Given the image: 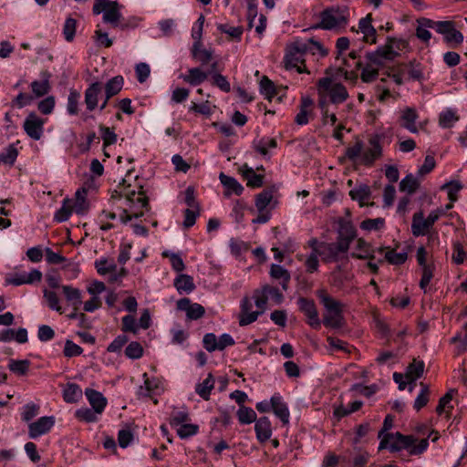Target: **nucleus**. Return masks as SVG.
<instances>
[{"label": "nucleus", "instance_id": "1", "mask_svg": "<svg viewBox=\"0 0 467 467\" xmlns=\"http://www.w3.org/2000/svg\"><path fill=\"white\" fill-rule=\"evenodd\" d=\"M393 419L390 415H387L384 422L383 429L379 431V437L381 438L379 450L389 448L391 451H400L407 450L410 455H420L423 453L428 446V438L421 439L416 444L418 440L412 435H403L400 432L386 433L382 436L384 431L392 428Z\"/></svg>", "mask_w": 467, "mask_h": 467}, {"label": "nucleus", "instance_id": "2", "mask_svg": "<svg viewBox=\"0 0 467 467\" xmlns=\"http://www.w3.org/2000/svg\"><path fill=\"white\" fill-rule=\"evenodd\" d=\"M356 237V230L350 223H340L337 242L321 243L320 256L324 262L338 261L342 254H345Z\"/></svg>", "mask_w": 467, "mask_h": 467}, {"label": "nucleus", "instance_id": "3", "mask_svg": "<svg viewBox=\"0 0 467 467\" xmlns=\"http://www.w3.org/2000/svg\"><path fill=\"white\" fill-rule=\"evenodd\" d=\"M121 197L125 207L119 214V220L123 223H127L132 218L141 217L143 215L142 209L149 206L148 197L142 191H125Z\"/></svg>", "mask_w": 467, "mask_h": 467}, {"label": "nucleus", "instance_id": "4", "mask_svg": "<svg viewBox=\"0 0 467 467\" xmlns=\"http://www.w3.org/2000/svg\"><path fill=\"white\" fill-rule=\"evenodd\" d=\"M317 295L326 309L323 317L324 325L334 329L343 327L345 319L342 314L343 305L341 302L330 296L325 289L317 290Z\"/></svg>", "mask_w": 467, "mask_h": 467}, {"label": "nucleus", "instance_id": "5", "mask_svg": "<svg viewBox=\"0 0 467 467\" xmlns=\"http://www.w3.org/2000/svg\"><path fill=\"white\" fill-rule=\"evenodd\" d=\"M325 73L327 77L321 78L317 83V94H327L332 104L345 102L349 98L346 87L330 77L332 68H327Z\"/></svg>", "mask_w": 467, "mask_h": 467}, {"label": "nucleus", "instance_id": "6", "mask_svg": "<svg viewBox=\"0 0 467 467\" xmlns=\"http://www.w3.org/2000/svg\"><path fill=\"white\" fill-rule=\"evenodd\" d=\"M302 40L295 41L287 47L284 63L286 69L296 68L298 73H309L305 65V56Z\"/></svg>", "mask_w": 467, "mask_h": 467}, {"label": "nucleus", "instance_id": "7", "mask_svg": "<svg viewBox=\"0 0 467 467\" xmlns=\"http://www.w3.org/2000/svg\"><path fill=\"white\" fill-rule=\"evenodd\" d=\"M347 23L348 10L346 7L328 8L320 14V22L315 26V28L331 30L339 26H344Z\"/></svg>", "mask_w": 467, "mask_h": 467}, {"label": "nucleus", "instance_id": "8", "mask_svg": "<svg viewBox=\"0 0 467 467\" xmlns=\"http://www.w3.org/2000/svg\"><path fill=\"white\" fill-rule=\"evenodd\" d=\"M120 5L116 1L95 0L92 12L94 15L103 13V21L118 26L121 19Z\"/></svg>", "mask_w": 467, "mask_h": 467}, {"label": "nucleus", "instance_id": "9", "mask_svg": "<svg viewBox=\"0 0 467 467\" xmlns=\"http://www.w3.org/2000/svg\"><path fill=\"white\" fill-rule=\"evenodd\" d=\"M444 215V211L436 209L430 213L427 218H424L422 212L413 214L411 232L414 236H423L427 234L430 228L439 220L441 216Z\"/></svg>", "mask_w": 467, "mask_h": 467}, {"label": "nucleus", "instance_id": "10", "mask_svg": "<svg viewBox=\"0 0 467 467\" xmlns=\"http://www.w3.org/2000/svg\"><path fill=\"white\" fill-rule=\"evenodd\" d=\"M425 25L443 35L445 41L448 43L461 44L463 41L462 34L454 27L451 21L427 20Z\"/></svg>", "mask_w": 467, "mask_h": 467}, {"label": "nucleus", "instance_id": "11", "mask_svg": "<svg viewBox=\"0 0 467 467\" xmlns=\"http://www.w3.org/2000/svg\"><path fill=\"white\" fill-rule=\"evenodd\" d=\"M55 424L54 416H44L37 420L29 423L28 436L30 439H36L47 433Z\"/></svg>", "mask_w": 467, "mask_h": 467}, {"label": "nucleus", "instance_id": "12", "mask_svg": "<svg viewBox=\"0 0 467 467\" xmlns=\"http://www.w3.org/2000/svg\"><path fill=\"white\" fill-rule=\"evenodd\" d=\"M43 126V119L34 112L29 113L24 122L26 133L35 140H38L42 137Z\"/></svg>", "mask_w": 467, "mask_h": 467}, {"label": "nucleus", "instance_id": "13", "mask_svg": "<svg viewBox=\"0 0 467 467\" xmlns=\"http://www.w3.org/2000/svg\"><path fill=\"white\" fill-rule=\"evenodd\" d=\"M298 305L300 310L307 317L308 325L315 329L319 328L321 322L314 301L306 298H299Z\"/></svg>", "mask_w": 467, "mask_h": 467}, {"label": "nucleus", "instance_id": "14", "mask_svg": "<svg viewBox=\"0 0 467 467\" xmlns=\"http://www.w3.org/2000/svg\"><path fill=\"white\" fill-rule=\"evenodd\" d=\"M177 308L186 312V316L191 320H196L203 317L204 307L198 303H192L187 297L177 301Z\"/></svg>", "mask_w": 467, "mask_h": 467}, {"label": "nucleus", "instance_id": "15", "mask_svg": "<svg viewBox=\"0 0 467 467\" xmlns=\"http://www.w3.org/2000/svg\"><path fill=\"white\" fill-rule=\"evenodd\" d=\"M253 302L249 297H244L241 302V311L239 315V325L241 327L247 326L254 322L261 311H252Z\"/></svg>", "mask_w": 467, "mask_h": 467}, {"label": "nucleus", "instance_id": "16", "mask_svg": "<svg viewBox=\"0 0 467 467\" xmlns=\"http://www.w3.org/2000/svg\"><path fill=\"white\" fill-rule=\"evenodd\" d=\"M398 56V52L393 49L392 44L389 39L388 43L379 47L376 52L368 54V58L375 65H381L382 59L392 60Z\"/></svg>", "mask_w": 467, "mask_h": 467}, {"label": "nucleus", "instance_id": "17", "mask_svg": "<svg viewBox=\"0 0 467 467\" xmlns=\"http://www.w3.org/2000/svg\"><path fill=\"white\" fill-rule=\"evenodd\" d=\"M40 78L41 79L34 80L30 84L32 92L36 98H40L48 94L51 89V73L48 70H43L40 72Z\"/></svg>", "mask_w": 467, "mask_h": 467}, {"label": "nucleus", "instance_id": "18", "mask_svg": "<svg viewBox=\"0 0 467 467\" xmlns=\"http://www.w3.org/2000/svg\"><path fill=\"white\" fill-rule=\"evenodd\" d=\"M103 89L101 82L91 83L85 90V104L88 111H93L99 106V97Z\"/></svg>", "mask_w": 467, "mask_h": 467}, {"label": "nucleus", "instance_id": "19", "mask_svg": "<svg viewBox=\"0 0 467 467\" xmlns=\"http://www.w3.org/2000/svg\"><path fill=\"white\" fill-rule=\"evenodd\" d=\"M381 146L376 138L369 140L368 148L362 150L361 161L363 164L370 166L373 162L381 156Z\"/></svg>", "mask_w": 467, "mask_h": 467}, {"label": "nucleus", "instance_id": "20", "mask_svg": "<svg viewBox=\"0 0 467 467\" xmlns=\"http://www.w3.org/2000/svg\"><path fill=\"white\" fill-rule=\"evenodd\" d=\"M358 30L363 34V40L367 43L377 42V30L372 26V15L368 14L358 22Z\"/></svg>", "mask_w": 467, "mask_h": 467}, {"label": "nucleus", "instance_id": "21", "mask_svg": "<svg viewBox=\"0 0 467 467\" xmlns=\"http://www.w3.org/2000/svg\"><path fill=\"white\" fill-rule=\"evenodd\" d=\"M419 119V115L415 109L413 108H406L401 110L400 121V126L406 130H408L411 133H417V120Z\"/></svg>", "mask_w": 467, "mask_h": 467}, {"label": "nucleus", "instance_id": "22", "mask_svg": "<svg viewBox=\"0 0 467 467\" xmlns=\"http://www.w3.org/2000/svg\"><path fill=\"white\" fill-rule=\"evenodd\" d=\"M271 408L275 415L281 420L284 424L289 422V410L283 401V398L279 394H274L270 399Z\"/></svg>", "mask_w": 467, "mask_h": 467}, {"label": "nucleus", "instance_id": "23", "mask_svg": "<svg viewBox=\"0 0 467 467\" xmlns=\"http://www.w3.org/2000/svg\"><path fill=\"white\" fill-rule=\"evenodd\" d=\"M313 100L308 97H303L300 100L299 112L296 115L295 122L297 125H306L309 122V117L313 115L311 107Z\"/></svg>", "mask_w": 467, "mask_h": 467}, {"label": "nucleus", "instance_id": "24", "mask_svg": "<svg viewBox=\"0 0 467 467\" xmlns=\"http://www.w3.org/2000/svg\"><path fill=\"white\" fill-rule=\"evenodd\" d=\"M375 252L376 249L372 248L365 240L359 238L357 241L354 251L351 253V256L358 259L372 260L375 258Z\"/></svg>", "mask_w": 467, "mask_h": 467}, {"label": "nucleus", "instance_id": "25", "mask_svg": "<svg viewBox=\"0 0 467 467\" xmlns=\"http://www.w3.org/2000/svg\"><path fill=\"white\" fill-rule=\"evenodd\" d=\"M254 431L256 433V438L259 441L265 442L268 441L272 436L270 420L265 416L259 418L255 421Z\"/></svg>", "mask_w": 467, "mask_h": 467}, {"label": "nucleus", "instance_id": "26", "mask_svg": "<svg viewBox=\"0 0 467 467\" xmlns=\"http://www.w3.org/2000/svg\"><path fill=\"white\" fill-rule=\"evenodd\" d=\"M219 179L223 186L225 188V196H229L232 193L236 195H241L244 192V187L238 181L231 176L225 175L223 172H221L219 175Z\"/></svg>", "mask_w": 467, "mask_h": 467}, {"label": "nucleus", "instance_id": "27", "mask_svg": "<svg viewBox=\"0 0 467 467\" xmlns=\"http://www.w3.org/2000/svg\"><path fill=\"white\" fill-rule=\"evenodd\" d=\"M209 73L200 67H192L187 74L181 75V78L191 86H198L208 78Z\"/></svg>", "mask_w": 467, "mask_h": 467}, {"label": "nucleus", "instance_id": "28", "mask_svg": "<svg viewBox=\"0 0 467 467\" xmlns=\"http://www.w3.org/2000/svg\"><path fill=\"white\" fill-rule=\"evenodd\" d=\"M85 394L91 407L99 414H101L107 405L106 398L100 392L92 389H87Z\"/></svg>", "mask_w": 467, "mask_h": 467}, {"label": "nucleus", "instance_id": "29", "mask_svg": "<svg viewBox=\"0 0 467 467\" xmlns=\"http://www.w3.org/2000/svg\"><path fill=\"white\" fill-rule=\"evenodd\" d=\"M269 274L272 278L280 281L283 290L286 291L288 289V285L291 279L288 270L280 265L273 264L271 265Z\"/></svg>", "mask_w": 467, "mask_h": 467}, {"label": "nucleus", "instance_id": "30", "mask_svg": "<svg viewBox=\"0 0 467 467\" xmlns=\"http://www.w3.org/2000/svg\"><path fill=\"white\" fill-rule=\"evenodd\" d=\"M87 194L88 191L85 188H80L76 192L75 198L71 199V206L74 209V213L83 214L88 211Z\"/></svg>", "mask_w": 467, "mask_h": 467}, {"label": "nucleus", "instance_id": "31", "mask_svg": "<svg viewBox=\"0 0 467 467\" xmlns=\"http://www.w3.org/2000/svg\"><path fill=\"white\" fill-rule=\"evenodd\" d=\"M192 56L202 65H207L213 59V51L212 49L204 48L202 44L193 43L192 47Z\"/></svg>", "mask_w": 467, "mask_h": 467}, {"label": "nucleus", "instance_id": "32", "mask_svg": "<svg viewBox=\"0 0 467 467\" xmlns=\"http://www.w3.org/2000/svg\"><path fill=\"white\" fill-rule=\"evenodd\" d=\"M349 195L352 200L358 201L359 205H368V201L371 197L370 188L366 184L358 185L349 192Z\"/></svg>", "mask_w": 467, "mask_h": 467}, {"label": "nucleus", "instance_id": "33", "mask_svg": "<svg viewBox=\"0 0 467 467\" xmlns=\"http://www.w3.org/2000/svg\"><path fill=\"white\" fill-rule=\"evenodd\" d=\"M243 177L247 181V186L251 188H259L264 183V176L256 174L253 168L248 167L244 164L241 168Z\"/></svg>", "mask_w": 467, "mask_h": 467}, {"label": "nucleus", "instance_id": "34", "mask_svg": "<svg viewBox=\"0 0 467 467\" xmlns=\"http://www.w3.org/2000/svg\"><path fill=\"white\" fill-rule=\"evenodd\" d=\"M177 291L180 294L191 293L195 289L193 279L191 275L181 274L175 279L173 283Z\"/></svg>", "mask_w": 467, "mask_h": 467}, {"label": "nucleus", "instance_id": "35", "mask_svg": "<svg viewBox=\"0 0 467 467\" xmlns=\"http://www.w3.org/2000/svg\"><path fill=\"white\" fill-rule=\"evenodd\" d=\"M61 288L67 303L71 305L74 309H78L82 303L80 290L71 285H62Z\"/></svg>", "mask_w": 467, "mask_h": 467}, {"label": "nucleus", "instance_id": "36", "mask_svg": "<svg viewBox=\"0 0 467 467\" xmlns=\"http://www.w3.org/2000/svg\"><path fill=\"white\" fill-rule=\"evenodd\" d=\"M425 364L422 360L413 359L406 369L405 377L409 382H414L420 379L424 371Z\"/></svg>", "mask_w": 467, "mask_h": 467}, {"label": "nucleus", "instance_id": "37", "mask_svg": "<svg viewBox=\"0 0 467 467\" xmlns=\"http://www.w3.org/2000/svg\"><path fill=\"white\" fill-rule=\"evenodd\" d=\"M303 46L306 47L304 48V52H306V54L309 53L314 56L318 55L320 57H324L328 54L327 49L314 38H308L306 41H303Z\"/></svg>", "mask_w": 467, "mask_h": 467}, {"label": "nucleus", "instance_id": "38", "mask_svg": "<svg viewBox=\"0 0 467 467\" xmlns=\"http://www.w3.org/2000/svg\"><path fill=\"white\" fill-rule=\"evenodd\" d=\"M214 388V379L213 375L208 374L207 378L201 383H198L195 387L196 393L202 397L204 400H210V394L212 389Z\"/></svg>", "mask_w": 467, "mask_h": 467}, {"label": "nucleus", "instance_id": "39", "mask_svg": "<svg viewBox=\"0 0 467 467\" xmlns=\"http://www.w3.org/2000/svg\"><path fill=\"white\" fill-rule=\"evenodd\" d=\"M82 397V390L76 383H67L63 390V398L67 403L77 402Z\"/></svg>", "mask_w": 467, "mask_h": 467}, {"label": "nucleus", "instance_id": "40", "mask_svg": "<svg viewBox=\"0 0 467 467\" xmlns=\"http://www.w3.org/2000/svg\"><path fill=\"white\" fill-rule=\"evenodd\" d=\"M123 78L121 76H116L110 78L105 85V95L107 99H111L113 96L119 94L123 87Z\"/></svg>", "mask_w": 467, "mask_h": 467}, {"label": "nucleus", "instance_id": "41", "mask_svg": "<svg viewBox=\"0 0 467 467\" xmlns=\"http://www.w3.org/2000/svg\"><path fill=\"white\" fill-rule=\"evenodd\" d=\"M30 368V361L28 359H10L8 368L17 376H24L27 374Z\"/></svg>", "mask_w": 467, "mask_h": 467}, {"label": "nucleus", "instance_id": "42", "mask_svg": "<svg viewBox=\"0 0 467 467\" xmlns=\"http://www.w3.org/2000/svg\"><path fill=\"white\" fill-rule=\"evenodd\" d=\"M454 390L450 389L444 396H442L440 400L439 404L436 407V412L439 415H441L442 413H446L447 416H450L451 410L452 409L451 400L453 397Z\"/></svg>", "mask_w": 467, "mask_h": 467}, {"label": "nucleus", "instance_id": "43", "mask_svg": "<svg viewBox=\"0 0 467 467\" xmlns=\"http://www.w3.org/2000/svg\"><path fill=\"white\" fill-rule=\"evenodd\" d=\"M420 186V182L413 174H408L400 182V190L408 194L414 193Z\"/></svg>", "mask_w": 467, "mask_h": 467}, {"label": "nucleus", "instance_id": "44", "mask_svg": "<svg viewBox=\"0 0 467 467\" xmlns=\"http://www.w3.org/2000/svg\"><path fill=\"white\" fill-rule=\"evenodd\" d=\"M236 415L241 424H250L257 420L255 411L250 407L240 406Z\"/></svg>", "mask_w": 467, "mask_h": 467}, {"label": "nucleus", "instance_id": "45", "mask_svg": "<svg viewBox=\"0 0 467 467\" xmlns=\"http://www.w3.org/2000/svg\"><path fill=\"white\" fill-rule=\"evenodd\" d=\"M72 200L65 199L63 201L62 206L56 212L55 220L57 222L62 223L68 220L71 213L74 212V209L71 206Z\"/></svg>", "mask_w": 467, "mask_h": 467}, {"label": "nucleus", "instance_id": "46", "mask_svg": "<svg viewBox=\"0 0 467 467\" xmlns=\"http://www.w3.org/2000/svg\"><path fill=\"white\" fill-rule=\"evenodd\" d=\"M273 199V192L271 190H264L256 195L255 207L259 213L264 212L270 204Z\"/></svg>", "mask_w": 467, "mask_h": 467}, {"label": "nucleus", "instance_id": "47", "mask_svg": "<svg viewBox=\"0 0 467 467\" xmlns=\"http://www.w3.org/2000/svg\"><path fill=\"white\" fill-rule=\"evenodd\" d=\"M260 91L265 95V99L271 100L275 95L276 90L275 84L266 76H264L260 80Z\"/></svg>", "mask_w": 467, "mask_h": 467}, {"label": "nucleus", "instance_id": "48", "mask_svg": "<svg viewBox=\"0 0 467 467\" xmlns=\"http://www.w3.org/2000/svg\"><path fill=\"white\" fill-rule=\"evenodd\" d=\"M420 387L421 389L418 396L416 397L413 404V408L418 411L427 405V403L429 402L430 396L429 386L420 382Z\"/></svg>", "mask_w": 467, "mask_h": 467}, {"label": "nucleus", "instance_id": "49", "mask_svg": "<svg viewBox=\"0 0 467 467\" xmlns=\"http://www.w3.org/2000/svg\"><path fill=\"white\" fill-rule=\"evenodd\" d=\"M217 29L237 41L241 40L242 35L244 33L243 26H231L228 24H218Z\"/></svg>", "mask_w": 467, "mask_h": 467}, {"label": "nucleus", "instance_id": "50", "mask_svg": "<svg viewBox=\"0 0 467 467\" xmlns=\"http://www.w3.org/2000/svg\"><path fill=\"white\" fill-rule=\"evenodd\" d=\"M458 119L459 118L453 110L447 109L440 114L439 123L443 129H448L452 127Z\"/></svg>", "mask_w": 467, "mask_h": 467}, {"label": "nucleus", "instance_id": "51", "mask_svg": "<svg viewBox=\"0 0 467 467\" xmlns=\"http://www.w3.org/2000/svg\"><path fill=\"white\" fill-rule=\"evenodd\" d=\"M95 267L98 273L101 275H105L109 273H114L117 270V265L113 261H109L106 258H102L95 262Z\"/></svg>", "mask_w": 467, "mask_h": 467}, {"label": "nucleus", "instance_id": "52", "mask_svg": "<svg viewBox=\"0 0 467 467\" xmlns=\"http://www.w3.org/2000/svg\"><path fill=\"white\" fill-rule=\"evenodd\" d=\"M75 415L81 421L95 422L99 414L93 408H81L76 410Z\"/></svg>", "mask_w": 467, "mask_h": 467}, {"label": "nucleus", "instance_id": "53", "mask_svg": "<svg viewBox=\"0 0 467 467\" xmlns=\"http://www.w3.org/2000/svg\"><path fill=\"white\" fill-rule=\"evenodd\" d=\"M44 297L47 302L48 307L52 310H55L60 314L63 313L62 306L59 304V298L56 292L45 289L43 291Z\"/></svg>", "mask_w": 467, "mask_h": 467}, {"label": "nucleus", "instance_id": "54", "mask_svg": "<svg viewBox=\"0 0 467 467\" xmlns=\"http://www.w3.org/2000/svg\"><path fill=\"white\" fill-rule=\"evenodd\" d=\"M80 93L76 89H71L67 98V110L69 115H77L78 113V102Z\"/></svg>", "mask_w": 467, "mask_h": 467}, {"label": "nucleus", "instance_id": "55", "mask_svg": "<svg viewBox=\"0 0 467 467\" xmlns=\"http://www.w3.org/2000/svg\"><path fill=\"white\" fill-rule=\"evenodd\" d=\"M441 189H446L448 198L451 202H454L458 199V193L462 189V184L459 181H451L441 186Z\"/></svg>", "mask_w": 467, "mask_h": 467}, {"label": "nucleus", "instance_id": "56", "mask_svg": "<svg viewBox=\"0 0 467 467\" xmlns=\"http://www.w3.org/2000/svg\"><path fill=\"white\" fill-rule=\"evenodd\" d=\"M189 420V413L186 410H175L171 414L170 424L172 427H178Z\"/></svg>", "mask_w": 467, "mask_h": 467}, {"label": "nucleus", "instance_id": "57", "mask_svg": "<svg viewBox=\"0 0 467 467\" xmlns=\"http://www.w3.org/2000/svg\"><path fill=\"white\" fill-rule=\"evenodd\" d=\"M408 254L406 252L397 253L389 250L385 254V259L391 265H400L406 262Z\"/></svg>", "mask_w": 467, "mask_h": 467}, {"label": "nucleus", "instance_id": "58", "mask_svg": "<svg viewBox=\"0 0 467 467\" xmlns=\"http://www.w3.org/2000/svg\"><path fill=\"white\" fill-rule=\"evenodd\" d=\"M212 81L213 85L219 88L222 91L226 93L231 91L230 82L227 80L226 77L221 73L214 72L212 74Z\"/></svg>", "mask_w": 467, "mask_h": 467}, {"label": "nucleus", "instance_id": "59", "mask_svg": "<svg viewBox=\"0 0 467 467\" xmlns=\"http://www.w3.org/2000/svg\"><path fill=\"white\" fill-rule=\"evenodd\" d=\"M18 152L16 148L14 145H9L6 147L4 151L0 154V161L5 164H14L17 158Z\"/></svg>", "mask_w": 467, "mask_h": 467}, {"label": "nucleus", "instance_id": "60", "mask_svg": "<svg viewBox=\"0 0 467 467\" xmlns=\"http://www.w3.org/2000/svg\"><path fill=\"white\" fill-rule=\"evenodd\" d=\"M39 409H40L39 406L33 402H29V403L26 404L23 407V411L21 414L22 420H24L26 422L30 421L32 419H34L38 414Z\"/></svg>", "mask_w": 467, "mask_h": 467}, {"label": "nucleus", "instance_id": "61", "mask_svg": "<svg viewBox=\"0 0 467 467\" xmlns=\"http://www.w3.org/2000/svg\"><path fill=\"white\" fill-rule=\"evenodd\" d=\"M142 354L143 348L141 345L136 341L130 342L125 349V355L131 359L140 358L142 356Z\"/></svg>", "mask_w": 467, "mask_h": 467}, {"label": "nucleus", "instance_id": "62", "mask_svg": "<svg viewBox=\"0 0 467 467\" xmlns=\"http://www.w3.org/2000/svg\"><path fill=\"white\" fill-rule=\"evenodd\" d=\"M177 429V434L182 439H186L188 437H191L192 435H195L198 432V425L195 424H190V423H183Z\"/></svg>", "mask_w": 467, "mask_h": 467}, {"label": "nucleus", "instance_id": "63", "mask_svg": "<svg viewBox=\"0 0 467 467\" xmlns=\"http://www.w3.org/2000/svg\"><path fill=\"white\" fill-rule=\"evenodd\" d=\"M77 21L74 18L68 17L66 19L63 26V35L65 39L68 42L72 41L76 33Z\"/></svg>", "mask_w": 467, "mask_h": 467}, {"label": "nucleus", "instance_id": "64", "mask_svg": "<svg viewBox=\"0 0 467 467\" xmlns=\"http://www.w3.org/2000/svg\"><path fill=\"white\" fill-rule=\"evenodd\" d=\"M34 100V97L30 94H26L20 92L12 101L11 107L22 109L29 104H31Z\"/></svg>", "mask_w": 467, "mask_h": 467}]
</instances>
